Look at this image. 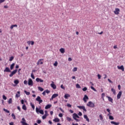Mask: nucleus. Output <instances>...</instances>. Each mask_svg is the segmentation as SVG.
Listing matches in <instances>:
<instances>
[{"instance_id":"f257e3e1","label":"nucleus","mask_w":125,"mask_h":125,"mask_svg":"<svg viewBox=\"0 0 125 125\" xmlns=\"http://www.w3.org/2000/svg\"><path fill=\"white\" fill-rule=\"evenodd\" d=\"M36 112L37 114H41V115H43V114H44L43 110L41 109V108L38 107L36 108Z\"/></svg>"},{"instance_id":"f03ea898","label":"nucleus","mask_w":125,"mask_h":125,"mask_svg":"<svg viewBox=\"0 0 125 125\" xmlns=\"http://www.w3.org/2000/svg\"><path fill=\"white\" fill-rule=\"evenodd\" d=\"M86 105L87 107H89L90 108H94L95 107V104L91 101L88 102Z\"/></svg>"},{"instance_id":"7ed1b4c3","label":"nucleus","mask_w":125,"mask_h":125,"mask_svg":"<svg viewBox=\"0 0 125 125\" xmlns=\"http://www.w3.org/2000/svg\"><path fill=\"white\" fill-rule=\"evenodd\" d=\"M28 85H30V86H33L34 83L33 82V80H32V79L29 78L28 79Z\"/></svg>"},{"instance_id":"20e7f679","label":"nucleus","mask_w":125,"mask_h":125,"mask_svg":"<svg viewBox=\"0 0 125 125\" xmlns=\"http://www.w3.org/2000/svg\"><path fill=\"white\" fill-rule=\"evenodd\" d=\"M17 69H15L14 70H13L11 73L9 75V77L10 78H11L12 77H13V76H14V75H15V74H16V73H17Z\"/></svg>"},{"instance_id":"39448f33","label":"nucleus","mask_w":125,"mask_h":125,"mask_svg":"<svg viewBox=\"0 0 125 125\" xmlns=\"http://www.w3.org/2000/svg\"><path fill=\"white\" fill-rule=\"evenodd\" d=\"M77 108H79V109L83 110L84 112H86V109H85V106H77Z\"/></svg>"},{"instance_id":"423d86ee","label":"nucleus","mask_w":125,"mask_h":125,"mask_svg":"<svg viewBox=\"0 0 125 125\" xmlns=\"http://www.w3.org/2000/svg\"><path fill=\"white\" fill-rule=\"evenodd\" d=\"M36 100L39 103V104H41V103H42V100L41 97L40 96H38Z\"/></svg>"},{"instance_id":"0eeeda50","label":"nucleus","mask_w":125,"mask_h":125,"mask_svg":"<svg viewBox=\"0 0 125 125\" xmlns=\"http://www.w3.org/2000/svg\"><path fill=\"white\" fill-rule=\"evenodd\" d=\"M21 123L22 124V125H28V124L26 123V120H25V118H22Z\"/></svg>"},{"instance_id":"6e6552de","label":"nucleus","mask_w":125,"mask_h":125,"mask_svg":"<svg viewBox=\"0 0 125 125\" xmlns=\"http://www.w3.org/2000/svg\"><path fill=\"white\" fill-rule=\"evenodd\" d=\"M114 14H116V15H119L120 13V9L116 8H115V11H114Z\"/></svg>"},{"instance_id":"1a4fd4ad","label":"nucleus","mask_w":125,"mask_h":125,"mask_svg":"<svg viewBox=\"0 0 125 125\" xmlns=\"http://www.w3.org/2000/svg\"><path fill=\"white\" fill-rule=\"evenodd\" d=\"M42 61H43V59H40L39 60V61H38L37 64V65H40V64H41V65H42V64H43V62H42Z\"/></svg>"},{"instance_id":"9d476101","label":"nucleus","mask_w":125,"mask_h":125,"mask_svg":"<svg viewBox=\"0 0 125 125\" xmlns=\"http://www.w3.org/2000/svg\"><path fill=\"white\" fill-rule=\"evenodd\" d=\"M73 118L75 119H80V116L77 114V113H74L72 115Z\"/></svg>"},{"instance_id":"9b49d317","label":"nucleus","mask_w":125,"mask_h":125,"mask_svg":"<svg viewBox=\"0 0 125 125\" xmlns=\"http://www.w3.org/2000/svg\"><path fill=\"white\" fill-rule=\"evenodd\" d=\"M51 86L54 89H56V87H57L56 85H55V84H54V82H53V81L52 82V83H51Z\"/></svg>"},{"instance_id":"f8f14e48","label":"nucleus","mask_w":125,"mask_h":125,"mask_svg":"<svg viewBox=\"0 0 125 125\" xmlns=\"http://www.w3.org/2000/svg\"><path fill=\"white\" fill-rule=\"evenodd\" d=\"M87 100H88V97H87V95H85L83 98V100L84 102H85V103H86Z\"/></svg>"},{"instance_id":"ddd939ff","label":"nucleus","mask_w":125,"mask_h":125,"mask_svg":"<svg viewBox=\"0 0 125 125\" xmlns=\"http://www.w3.org/2000/svg\"><path fill=\"white\" fill-rule=\"evenodd\" d=\"M118 69L119 70H122L123 72L125 71V67H124V65H121V66H117Z\"/></svg>"},{"instance_id":"4468645a","label":"nucleus","mask_w":125,"mask_h":125,"mask_svg":"<svg viewBox=\"0 0 125 125\" xmlns=\"http://www.w3.org/2000/svg\"><path fill=\"white\" fill-rule=\"evenodd\" d=\"M36 82H37V83H43V80H42V79L37 78L36 79Z\"/></svg>"},{"instance_id":"2eb2a0df","label":"nucleus","mask_w":125,"mask_h":125,"mask_svg":"<svg viewBox=\"0 0 125 125\" xmlns=\"http://www.w3.org/2000/svg\"><path fill=\"white\" fill-rule=\"evenodd\" d=\"M122 91L119 92L117 96V99H120L121 98V97L122 96Z\"/></svg>"},{"instance_id":"dca6fc26","label":"nucleus","mask_w":125,"mask_h":125,"mask_svg":"<svg viewBox=\"0 0 125 125\" xmlns=\"http://www.w3.org/2000/svg\"><path fill=\"white\" fill-rule=\"evenodd\" d=\"M53 122L55 123H59L60 122V119L58 118H56L54 120H53Z\"/></svg>"},{"instance_id":"f3484780","label":"nucleus","mask_w":125,"mask_h":125,"mask_svg":"<svg viewBox=\"0 0 125 125\" xmlns=\"http://www.w3.org/2000/svg\"><path fill=\"white\" fill-rule=\"evenodd\" d=\"M110 123L111 124V125H120V122H115L114 121H111L110 122Z\"/></svg>"},{"instance_id":"a211bd4d","label":"nucleus","mask_w":125,"mask_h":125,"mask_svg":"<svg viewBox=\"0 0 125 125\" xmlns=\"http://www.w3.org/2000/svg\"><path fill=\"white\" fill-rule=\"evenodd\" d=\"M83 118H84V119H85L87 121V122H88V123H89V119L87 117V115H84L83 116Z\"/></svg>"},{"instance_id":"6ab92c4d","label":"nucleus","mask_w":125,"mask_h":125,"mask_svg":"<svg viewBox=\"0 0 125 125\" xmlns=\"http://www.w3.org/2000/svg\"><path fill=\"white\" fill-rule=\"evenodd\" d=\"M60 51L61 53H62L63 54L65 53V49L63 48H61L60 49Z\"/></svg>"},{"instance_id":"aec40b11","label":"nucleus","mask_w":125,"mask_h":125,"mask_svg":"<svg viewBox=\"0 0 125 125\" xmlns=\"http://www.w3.org/2000/svg\"><path fill=\"white\" fill-rule=\"evenodd\" d=\"M106 97L109 102H111L112 103H113V99L111 98V97L107 96Z\"/></svg>"},{"instance_id":"412c9836","label":"nucleus","mask_w":125,"mask_h":125,"mask_svg":"<svg viewBox=\"0 0 125 125\" xmlns=\"http://www.w3.org/2000/svg\"><path fill=\"white\" fill-rule=\"evenodd\" d=\"M70 96L69 94H65L64 97L65 99H68V97H70Z\"/></svg>"},{"instance_id":"4be33fe9","label":"nucleus","mask_w":125,"mask_h":125,"mask_svg":"<svg viewBox=\"0 0 125 125\" xmlns=\"http://www.w3.org/2000/svg\"><path fill=\"white\" fill-rule=\"evenodd\" d=\"M57 96H58V94H54L52 96V99H53L54 98H56V97H57Z\"/></svg>"},{"instance_id":"5701e85b","label":"nucleus","mask_w":125,"mask_h":125,"mask_svg":"<svg viewBox=\"0 0 125 125\" xmlns=\"http://www.w3.org/2000/svg\"><path fill=\"white\" fill-rule=\"evenodd\" d=\"M4 72H10V69H9V67H6L4 70Z\"/></svg>"},{"instance_id":"b1692460","label":"nucleus","mask_w":125,"mask_h":125,"mask_svg":"<svg viewBox=\"0 0 125 125\" xmlns=\"http://www.w3.org/2000/svg\"><path fill=\"white\" fill-rule=\"evenodd\" d=\"M20 97V91H18L17 94H16V98Z\"/></svg>"},{"instance_id":"393cba45","label":"nucleus","mask_w":125,"mask_h":125,"mask_svg":"<svg viewBox=\"0 0 125 125\" xmlns=\"http://www.w3.org/2000/svg\"><path fill=\"white\" fill-rule=\"evenodd\" d=\"M51 107V104H47L45 106V109L46 110L47 109H49Z\"/></svg>"},{"instance_id":"a878e982","label":"nucleus","mask_w":125,"mask_h":125,"mask_svg":"<svg viewBox=\"0 0 125 125\" xmlns=\"http://www.w3.org/2000/svg\"><path fill=\"white\" fill-rule=\"evenodd\" d=\"M17 27L18 26H17V24H13L11 26H10V29H11V30H12V29H13V28L14 27Z\"/></svg>"},{"instance_id":"bb28decb","label":"nucleus","mask_w":125,"mask_h":125,"mask_svg":"<svg viewBox=\"0 0 125 125\" xmlns=\"http://www.w3.org/2000/svg\"><path fill=\"white\" fill-rule=\"evenodd\" d=\"M14 66H15V63H13L10 65V69H11V70H13V68H14Z\"/></svg>"},{"instance_id":"cd10ccee","label":"nucleus","mask_w":125,"mask_h":125,"mask_svg":"<svg viewBox=\"0 0 125 125\" xmlns=\"http://www.w3.org/2000/svg\"><path fill=\"white\" fill-rule=\"evenodd\" d=\"M22 109L24 111H26L27 110V107L26 106V105L23 104L22 106Z\"/></svg>"},{"instance_id":"c85d7f7f","label":"nucleus","mask_w":125,"mask_h":125,"mask_svg":"<svg viewBox=\"0 0 125 125\" xmlns=\"http://www.w3.org/2000/svg\"><path fill=\"white\" fill-rule=\"evenodd\" d=\"M111 91L112 92H113V94H114V95H116V90H115V89L114 88H111Z\"/></svg>"},{"instance_id":"c756f323","label":"nucleus","mask_w":125,"mask_h":125,"mask_svg":"<svg viewBox=\"0 0 125 125\" xmlns=\"http://www.w3.org/2000/svg\"><path fill=\"white\" fill-rule=\"evenodd\" d=\"M14 83H15L16 84H18V83H19V80H16L14 81Z\"/></svg>"},{"instance_id":"7c9ffc66","label":"nucleus","mask_w":125,"mask_h":125,"mask_svg":"<svg viewBox=\"0 0 125 125\" xmlns=\"http://www.w3.org/2000/svg\"><path fill=\"white\" fill-rule=\"evenodd\" d=\"M91 89H92V90H93L94 91H95V92H96L97 91V90L94 88V86H91Z\"/></svg>"},{"instance_id":"2f4dec72","label":"nucleus","mask_w":125,"mask_h":125,"mask_svg":"<svg viewBox=\"0 0 125 125\" xmlns=\"http://www.w3.org/2000/svg\"><path fill=\"white\" fill-rule=\"evenodd\" d=\"M11 116L14 120H16V117H15V114H14V113H12Z\"/></svg>"},{"instance_id":"473e14b6","label":"nucleus","mask_w":125,"mask_h":125,"mask_svg":"<svg viewBox=\"0 0 125 125\" xmlns=\"http://www.w3.org/2000/svg\"><path fill=\"white\" fill-rule=\"evenodd\" d=\"M3 111H4L5 113H7V114H9L10 113L9 111L5 108H3Z\"/></svg>"},{"instance_id":"72a5a7b5","label":"nucleus","mask_w":125,"mask_h":125,"mask_svg":"<svg viewBox=\"0 0 125 125\" xmlns=\"http://www.w3.org/2000/svg\"><path fill=\"white\" fill-rule=\"evenodd\" d=\"M38 89L39 90H40V91H43V88H42V87H38Z\"/></svg>"},{"instance_id":"f704fd0d","label":"nucleus","mask_w":125,"mask_h":125,"mask_svg":"<svg viewBox=\"0 0 125 125\" xmlns=\"http://www.w3.org/2000/svg\"><path fill=\"white\" fill-rule=\"evenodd\" d=\"M66 120L68 122H71V121H72V119L71 118L69 117H66Z\"/></svg>"},{"instance_id":"c9c22d12","label":"nucleus","mask_w":125,"mask_h":125,"mask_svg":"<svg viewBox=\"0 0 125 125\" xmlns=\"http://www.w3.org/2000/svg\"><path fill=\"white\" fill-rule=\"evenodd\" d=\"M99 118H100V120H101V121H102L103 120V116L102 115V114H100L99 115Z\"/></svg>"},{"instance_id":"e433bc0d","label":"nucleus","mask_w":125,"mask_h":125,"mask_svg":"<svg viewBox=\"0 0 125 125\" xmlns=\"http://www.w3.org/2000/svg\"><path fill=\"white\" fill-rule=\"evenodd\" d=\"M73 72H77L78 71V68L74 67L72 70Z\"/></svg>"},{"instance_id":"4c0bfd02","label":"nucleus","mask_w":125,"mask_h":125,"mask_svg":"<svg viewBox=\"0 0 125 125\" xmlns=\"http://www.w3.org/2000/svg\"><path fill=\"white\" fill-rule=\"evenodd\" d=\"M13 59H14V57L12 56V57H10L9 61L10 62H11V61H12V60H13Z\"/></svg>"},{"instance_id":"58836bf2","label":"nucleus","mask_w":125,"mask_h":125,"mask_svg":"<svg viewBox=\"0 0 125 125\" xmlns=\"http://www.w3.org/2000/svg\"><path fill=\"white\" fill-rule=\"evenodd\" d=\"M8 103L9 104H11L12 103V99L10 98L9 101H8Z\"/></svg>"},{"instance_id":"ea45409f","label":"nucleus","mask_w":125,"mask_h":125,"mask_svg":"<svg viewBox=\"0 0 125 125\" xmlns=\"http://www.w3.org/2000/svg\"><path fill=\"white\" fill-rule=\"evenodd\" d=\"M109 120H111V121H113V120H114V117H113L112 116H109Z\"/></svg>"},{"instance_id":"a19ab883","label":"nucleus","mask_w":125,"mask_h":125,"mask_svg":"<svg viewBox=\"0 0 125 125\" xmlns=\"http://www.w3.org/2000/svg\"><path fill=\"white\" fill-rule=\"evenodd\" d=\"M53 65L55 67H57V65H58V62H57V61H56Z\"/></svg>"},{"instance_id":"79ce46f5","label":"nucleus","mask_w":125,"mask_h":125,"mask_svg":"<svg viewBox=\"0 0 125 125\" xmlns=\"http://www.w3.org/2000/svg\"><path fill=\"white\" fill-rule=\"evenodd\" d=\"M24 92L26 95H30V92H27V91L24 90Z\"/></svg>"},{"instance_id":"37998d69","label":"nucleus","mask_w":125,"mask_h":125,"mask_svg":"<svg viewBox=\"0 0 125 125\" xmlns=\"http://www.w3.org/2000/svg\"><path fill=\"white\" fill-rule=\"evenodd\" d=\"M46 117H47V115H45V114L42 117V120H44L45 119H46Z\"/></svg>"},{"instance_id":"c03bdc74","label":"nucleus","mask_w":125,"mask_h":125,"mask_svg":"<svg viewBox=\"0 0 125 125\" xmlns=\"http://www.w3.org/2000/svg\"><path fill=\"white\" fill-rule=\"evenodd\" d=\"M31 77L32 79H33V80H35V76H34V74L31 73Z\"/></svg>"},{"instance_id":"a18cd8bd","label":"nucleus","mask_w":125,"mask_h":125,"mask_svg":"<svg viewBox=\"0 0 125 125\" xmlns=\"http://www.w3.org/2000/svg\"><path fill=\"white\" fill-rule=\"evenodd\" d=\"M2 98L3 99H4V100H6V99H7V98H6V97L5 96V95H3L2 96Z\"/></svg>"},{"instance_id":"49530a36","label":"nucleus","mask_w":125,"mask_h":125,"mask_svg":"<svg viewBox=\"0 0 125 125\" xmlns=\"http://www.w3.org/2000/svg\"><path fill=\"white\" fill-rule=\"evenodd\" d=\"M104 97H105V93H103L102 94V98L104 99Z\"/></svg>"},{"instance_id":"de8ad7c7","label":"nucleus","mask_w":125,"mask_h":125,"mask_svg":"<svg viewBox=\"0 0 125 125\" xmlns=\"http://www.w3.org/2000/svg\"><path fill=\"white\" fill-rule=\"evenodd\" d=\"M31 106L32 107V108H33V110H35V105L32 104V103H31Z\"/></svg>"},{"instance_id":"09e8293b","label":"nucleus","mask_w":125,"mask_h":125,"mask_svg":"<svg viewBox=\"0 0 125 125\" xmlns=\"http://www.w3.org/2000/svg\"><path fill=\"white\" fill-rule=\"evenodd\" d=\"M83 91H86V90H87V88L86 87H84L83 89Z\"/></svg>"},{"instance_id":"8fccbe9b","label":"nucleus","mask_w":125,"mask_h":125,"mask_svg":"<svg viewBox=\"0 0 125 125\" xmlns=\"http://www.w3.org/2000/svg\"><path fill=\"white\" fill-rule=\"evenodd\" d=\"M44 113H45V114H44L45 115L48 116V113H47V110H45Z\"/></svg>"},{"instance_id":"3c124183","label":"nucleus","mask_w":125,"mask_h":125,"mask_svg":"<svg viewBox=\"0 0 125 125\" xmlns=\"http://www.w3.org/2000/svg\"><path fill=\"white\" fill-rule=\"evenodd\" d=\"M76 87H77V88H81V86H80V84H77Z\"/></svg>"},{"instance_id":"603ef678","label":"nucleus","mask_w":125,"mask_h":125,"mask_svg":"<svg viewBox=\"0 0 125 125\" xmlns=\"http://www.w3.org/2000/svg\"><path fill=\"white\" fill-rule=\"evenodd\" d=\"M45 92H46V93L48 94V93H49V92H50V91H49L48 89H47V90H45Z\"/></svg>"},{"instance_id":"864d4df0","label":"nucleus","mask_w":125,"mask_h":125,"mask_svg":"<svg viewBox=\"0 0 125 125\" xmlns=\"http://www.w3.org/2000/svg\"><path fill=\"white\" fill-rule=\"evenodd\" d=\"M24 84H28V81L27 80H25L23 82Z\"/></svg>"},{"instance_id":"5fc2aeb1","label":"nucleus","mask_w":125,"mask_h":125,"mask_svg":"<svg viewBox=\"0 0 125 125\" xmlns=\"http://www.w3.org/2000/svg\"><path fill=\"white\" fill-rule=\"evenodd\" d=\"M59 117H60V118H62V117H63V114L62 113H60L59 114Z\"/></svg>"},{"instance_id":"6e6d98bb","label":"nucleus","mask_w":125,"mask_h":125,"mask_svg":"<svg viewBox=\"0 0 125 125\" xmlns=\"http://www.w3.org/2000/svg\"><path fill=\"white\" fill-rule=\"evenodd\" d=\"M78 115L79 116H83V113H82V112L81 111H80L79 113H78Z\"/></svg>"},{"instance_id":"4d7b16f0","label":"nucleus","mask_w":125,"mask_h":125,"mask_svg":"<svg viewBox=\"0 0 125 125\" xmlns=\"http://www.w3.org/2000/svg\"><path fill=\"white\" fill-rule=\"evenodd\" d=\"M17 109L18 110H19V111H20V112L21 111V108L20 107V106H18L17 107Z\"/></svg>"},{"instance_id":"13d9d810","label":"nucleus","mask_w":125,"mask_h":125,"mask_svg":"<svg viewBox=\"0 0 125 125\" xmlns=\"http://www.w3.org/2000/svg\"><path fill=\"white\" fill-rule=\"evenodd\" d=\"M61 88H62V89H65V87H64V86H63V84H62L61 85Z\"/></svg>"},{"instance_id":"bf43d9fd","label":"nucleus","mask_w":125,"mask_h":125,"mask_svg":"<svg viewBox=\"0 0 125 125\" xmlns=\"http://www.w3.org/2000/svg\"><path fill=\"white\" fill-rule=\"evenodd\" d=\"M98 78L99 80H100V79H101V75H100V74H98Z\"/></svg>"},{"instance_id":"052dcab7","label":"nucleus","mask_w":125,"mask_h":125,"mask_svg":"<svg viewBox=\"0 0 125 125\" xmlns=\"http://www.w3.org/2000/svg\"><path fill=\"white\" fill-rule=\"evenodd\" d=\"M67 107H69V108H71V107H72V105H71V104H67Z\"/></svg>"},{"instance_id":"680f3d73","label":"nucleus","mask_w":125,"mask_h":125,"mask_svg":"<svg viewBox=\"0 0 125 125\" xmlns=\"http://www.w3.org/2000/svg\"><path fill=\"white\" fill-rule=\"evenodd\" d=\"M4 1H5V0H0V4L2 3V2H4Z\"/></svg>"},{"instance_id":"e2e57ef3","label":"nucleus","mask_w":125,"mask_h":125,"mask_svg":"<svg viewBox=\"0 0 125 125\" xmlns=\"http://www.w3.org/2000/svg\"><path fill=\"white\" fill-rule=\"evenodd\" d=\"M31 41H28L27 42V43L28 44V45H30L31 44Z\"/></svg>"},{"instance_id":"0e129e2a","label":"nucleus","mask_w":125,"mask_h":125,"mask_svg":"<svg viewBox=\"0 0 125 125\" xmlns=\"http://www.w3.org/2000/svg\"><path fill=\"white\" fill-rule=\"evenodd\" d=\"M34 43H35V42H34V41H31V45H33V44H34Z\"/></svg>"},{"instance_id":"69168bd1","label":"nucleus","mask_w":125,"mask_h":125,"mask_svg":"<svg viewBox=\"0 0 125 125\" xmlns=\"http://www.w3.org/2000/svg\"><path fill=\"white\" fill-rule=\"evenodd\" d=\"M21 103L22 105H24V100H21Z\"/></svg>"},{"instance_id":"338daca9","label":"nucleus","mask_w":125,"mask_h":125,"mask_svg":"<svg viewBox=\"0 0 125 125\" xmlns=\"http://www.w3.org/2000/svg\"><path fill=\"white\" fill-rule=\"evenodd\" d=\"M37 123H38V124H41V123H42V121L39 120L37 121Z\"/></svg>"},{"instance_id":"774afa93","label":"nucleus","mask_w":125,"mask_h":125,"mask_svg":"<svg viewBox=\"0 0 125 125\" xmlns=\"http://www.w3.org/2000/svg\"><path fill=\"white\" fill-rule=\"evenodd\" d=\"M9 125H14V123H13V122H11V123H9Z\"/></svg>"}]
</instances>
